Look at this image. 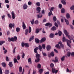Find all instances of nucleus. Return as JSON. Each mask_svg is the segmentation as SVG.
<instances>
[{
    "label": "nucleus",
    "mask_w": 74,
    "mask_h": 74,
    "mask_svg": "<svg viewBox=\"0 0 74 74\" xmlns=\"http://www.w3.org/2000/svg\"><path fill=\"white\" fill-rule=\"evenodd\" d=\"M64 34L66 35V37H68L69 38L70 40H73V38H74V36H73V35H72L71 36L70 35H69V33L67 32V30H64Z\"/></svg>",
    "instance_id": "1"
},
{
    "label": "nucleus",
    "mask_w": 74,
    "mask_h": 74,
    "mask_svg": "<svg viewBox=\"0 0 74 74\" xmlns=\"http://www.w3.org/2000/svg\"><path fill=\"white\" fill-rule=\"evenodd\" d=\"M62 41L63 42L66 41L67 45L68 47H69L70 48H71V45H70V43H71V40H69L68 39H66V38L64 37L63 38Z\"/></svg>",
    "instance_id": "2"
},
{
    "label": "nucleus",
    "mask_w": 74,
    "mask_h": 74,
    "mask_svg": "<svg viewBox=\"0 0 74 74\" xmlns=\"http://www.w3.org/2000/svg\"><path fill=\"white\" fill-rule=\"evenodd\" d=\"M17 40V37L15 36L14 38L12 37L10 38V37H8V41L9 42H10V41H12L14 42V41H16Z\"/></svg>",
    "instance_id": "3"
},
{
    "label": "nucleus",
    "mask_w": 74,
    "mask_h": 74,
    "mask_svg": "<svg viewBox=\"0 0 74 74\" xmlns=\"http://www.w3.org/2000/svg\"><path fill=\"white\" fill-rule=\"evenodd\" d=\"M41 56L39 54H37L36 55V57L37 59H36L35 60V62H36V63H37V62H38L40 60V58Z\"/></svg>",
    "instance_id": "4"
},
{
    "label": "nucleus",
    "mask_w": 74,
    "mask_h": 74,
    "mask_svg": "<svg viewBox=\"0 0 74 74\" xmlns=\"http://www.w3.org/2000/svg\"><path fill=\"white\" fill-rule=\"evenodd\" d=\"M9 27H10V28H12V27L14 28V27H15V24L14 23L12 24V23H10L9 25Z\"/></svg>",
    "instance_id": "5"
},
{
    "label": "nucleus",
    "mask_w": 74,
    "mask_h": 74,
    "mask_svg": "<svg viewBox=\"0 0 74 74\" xmlns=\"http://www.w3.org/2000/svg\"><path fill=\"white\" fill-rule=\"evenodd\" d=\"M50 55H51V56H54V54L53 51H52L50 54H48V56L49 57V58H50L51 57V56H50Z\"/></svg>",
    "instance_id": "6"
},
{
    "label": "nucleus",
    "mask_w": 74,
    "mask_h": 74,
    "mask_svg": "<svg viewBox=\"0 0 74 74\" xmlns=\"http://www.w3.org/2000/svg\"><path fill=\"white\" fill-rule=\"evenodd\" d=\"M36 11H37V13H40L41 12V8L40 7H38L36 8Z\"/></svg>",
    "instance_id": "7"
},
{
    "label": "nucleus",
    "mask_w": 74,
    "mask_h": 74,
    "mask_svg": "<svg viewBox=\"0 0 74 74\" xmlns=\"http://www.w3.org/2000/svg\"><path fill=\"white\" fill-rule=\"evenodd\" d=\"M11 14L12 15V19H14L15 18V14H14V11H12V12Z\"/></svg>",
    "instance_id": "8"
},
{
    "label": "nucleus",
    "mask_w": 74,
    "mask_h": 74,
    "mask_svg": "<svg viewBox=\"0 0 74 74\" xmlns=\"http://www.w3.org/2000/svg\"><path fill=\"white\" fill-rule=\"evenodd\" d=\"M46 40V38H43L41 39V40H40V43H42L43 42H44Z\"/></svg>",
    "instance_id": "9"
},
{
    "label": "nucleus",
    "mask_w": 74,
    "mask_h": 74,
    "mask_svg": "<svg viewBox=\"0 0 74 74\" xmlns=\"http://www.w3.org/2000/svg\"><path fill=\"white\" fill-rule=\"evenodd\" d=\"M58 44H59L60 45V47L62 48H64V45L62 44V42L61 41H60L58 42Z\"/></svg>",
    "instance_id": "10"
},
{
    "label": "nucleus",
    "mask_w": 74,
    "mask_h": 74,
    "mask_svg": "<svg viewBox=\"0 0 74 74\" xmlns=\"http://www.w3.org/2000/svg\"><path fill=\"white\" fill-rule=\"evenodd\" d=\"M22 27L23 29H26V25L25 23H24V22H23Z\"/></svg>",
    "instance_id": "11"
},
{
    "label": "nucleus",
    "mask_w": 74,
    "mask_h": 74,
    "mask_svg": "<svg viewBox=\"0 0 74 74\" xmlns=\"http://www.w3.org/2000/svg\"><path fill=\"white\" fill-rule=\"evenodd\" d=\"M38 49V47H36L34 49V52L36 53H37V50Z\"/></svg>",
    "instance_id": "12"
},
{
    "label": "nucleus",
    "mask_w": 74,
    "mask_h": 74,
    "mask_svg": "<svg viewBox=\"0 0 74 74\" xmlns=\"http://www.w3.org/2000/svg\"><path fill=\"white\" fill-rule=\"evenodd\" d=\"M45 26H50V27H51L52 26V25L51 23H48L45 24Z\"/></svg>",
    "instance_id": "13"
},
{
    "label": "nucleus",
    "mask_w": 74,
    "mask_h": 74,
    "mask_svg": "<svg viewBox=\"0 0 74 74\" xmlns=\"http://www.w3.org/2000/svg\"><path fill=\"white\" fill-rule=\"evenodd\" d=\"M46 48L47 51H50V49H51V46H50V45H49L48 46H47Z\"/></svg>",
    "instance_id": "14"
},
{
    "label": "nucleus",
    "mask_w": 74,
    "mask_h": 74,
    "mask_svg": "<svg viewBox=\"0 0 74 74\" xmlns=\"http://www.w3.org/2000/svg\"><path fill=\"white\" fill-rule=\"evenodd\" d=\"M37 16L38 18H40L42 17V15L41 13H40L38 15H37Z\"/></svg>",
    "instance_id": "15"
},
{
    "label": "nucleus",
    "mask_w": 74,
    "mask_h": 74,
    "mask_svg": "<svg viewBox=\"0 0 74 74\" xmlns=\"http://www.w3.org/2000/svg\"><path fill=\"white\" fill-rule=\"evenodd\" d=\"M23 8L24 9V10H26V9H27V5L26 4H25L23 6Z\"/></svg>",
    "instance_id": "16"
},
{
    "label": "nucleus",
    "mask_w": 74,
    "mask_h": 74,
    "mask_svg": "<svg viewBox=\"0 0 74 74\" xmlns=\"http://www.w3.org/2000/svg\"><path fill=\"white\" fill-rule=\"evenodd\" d=\"M54 36H55L54 34L53 33H51L50 34L49 37L50 38H53V37H54Z\"/></svg>",
    "instance_id": "17"
},
{
    "label": "nucleus",
    "mask_w": 74,
    "mask_h": 74,
    "mask_svg": "<svg viewBox=\"0 0 74 74\" xmlns=\"http://www.w3.org/2000/svg\"><path fill=\"white\" fill-rule=\"evenodd\" d=\"M35 41L36 43H39L40 41V40H39L38 39L36 38L35 39Z\"/></svg>",
    "instance_id": "18"
},
{
    "label": "nucleus",
    "mask_w": 74,
    "mask_h": 74,
    "mask_svg": "<svg viewBox=\"0 0 74 74\" xmlns=\"http://www.w3.org/2000/svg\"><path fill=\"white\" fill-rule=\"evenodd\" d=\"M28 62L29 64H32V59L31 58H29L28 59Z\"/></svg>",
    "instance_id": "19"
},
{
    "label": "nucleus",
    "mask_w": 74,
    "mask_h": 74,
    "mask_svg": "<svg viewBox=\"0 0 74 74\" xmlns=\"http://www.w3.org/2000/svg\"><path fill=\"white\" fill-rule=\"evenodd\" d=\"M38 49L40 50V51H42V46L41 45H39L38 46Z\"/></svg>",
    "instance_id": "20"
},
{
    "label": "nucleus",
    "mask_w": 74,
    "mask_h": 74,
    "mask_svg": "<svg viewBox=\"0 0 74 74\" xmlns=\"http://www.w3.org/2000/svg\"><path fill=\"white\" fill-rule=\"evenodd\" d=\"M9 65L10 67H12V66H13V64H12V62H9Z\"/></svg>",
    "instance_id": "21"
},
{
    "label": "nucleus",
    "mask_w": 74,
    "mask_h": 74,
    "mask_svg": "<svg viewBox=\"0 0 74 74\" xmlns=\"http://www.w3.org/2000/svg\"><path fill=\"white\" fill-rule=\"evenodd\" d=\"M56 30V27L55 26H53L51 28V30H52L53 31Z\"/></svg>",
    "instance_id": "22"
},
{
    "label": "nucleus",
    "mask_w": 74,
    "mask_h": 74,
    "mask_svg": "<svg viewBox=\"0 0 74 74\" xmlns=\"http://www.w3.org/2000/svg\"><path fill=\"white\" fill-rule=\"evenodd\" d=\"M43 69H39L38 72L39 73H43Z\"/></svg>",
    "instance_id": "23"
},
{
    "label": "nucleus",
    "mask_w": 74,
    "mask_h": 74,
    "mask_svg": "<svg viewBox=\"0 0 74 74\" xmlns=\"http://www.w3.org/2000/svg\"><path fill=\"white\" fill-rule=\"evenodd\" d=\"M66 17L67 19H69L70 17V14L69 13H67L66 14Z\"/></svg>",
    "instance_id": "24"
},
{
    "label": "nucleus",
    "mask_w": 74,
    "mask_h": 74,
    "mask_svg": "<svg viewBox=\"0 0 74 74\" xmlns=\"http://www.w3.org/2000/svg\"><path fill=\"white\" fill-rule=\"evenodd\" d=\"M61 3L64 5H66V2L64 0H61Z\"/></svg>",
    "instance_id": "25"
},
{
    "label": "nucleus",
    "mask_w": 74,
    "mask_h": 74,
    "mask_svg": "<svg viewBox=\"0 0 74 74\" xmlns=\"http://www.w3.org/2000/svg\"><path fill=\"white\" fill-rule=\"evenodd\" d=\"M55 60H53V61L54 62H58V57H56L55 58Z\"/></svg>",
    "instance_id": "26"
},
{
    "label": "nucleus",
    "mask_w": 74,
    "mask_h": 74,
    "mask_svg": "<svg viewBox=\"0 0 74 74\" xmlns=\"http://www.w3.org/2000/svg\"><path fill=\"white\" fill-rule=\"evenodd\" d=\"M14 63H18V60H17V59H16L15 58H14Z\"/></svg>",
    "instance_id": "27"
},
{
    "label": "nucleus",
    "mask_w": 74,
    "mask_h": 74,
    "mask_svg": "<svg viewBox=\"0 0 74 74\" xmlns=\"http://www.w3.org/2000/svg\"><path fill=\"white\" fill-rule=\"evenodd\" d=\"M4 43H5V41H0V45H2Z\"/></svg>",
    "instance_id": "28"
},
{
    "label": "nucleus",
    "mask_w": 74,
    "mask_h": 74,
    "mask_svg": "<svg viewBox=\"0 0 74 74\" xmlns=\"http://www.w3.org/2000/svg\"><path fill=\"white\" fill-rule=\"evenodd\" d=\"M36 5H37L38 7L40 6V3L39 2H38L37 3H35Z\"/></svg>",
    "instance_id": "29"
},
{
    "label": "nucleus",
    "mask_w": 74,
    "mask_h": 74,
    "mask_svg": "<svg viewBox=\"0 0 74 74\" xmlns=\"http://www.w3.org/2000/svg\"><path fill=\"white\" fill-rule=\"evenodd\" d=\"M19 71L20 73L22 72V67L20 66L19 68Z\"/></svg>",
    "instance_id": "30"
},
{
    "label": "nucleus",
    "mask_w": 74,
    "mask_h": 74,
    "mask_svg": "<svg viewBox=\"0 0 74 74\" xmlns=\"http://www.w3.org/2000/svg\"><path fill=\"white\" fill-rule=\"evenodd\" d=\"M39 32H40V30L38 28L36 29L35 31L36 33V34H37L38 33H39Z\"/></svg>",
    "instance_id": "31"
},
{
    "label": "nucleus",
    "mask_w": 74,
    "mask_h": 74,
    "mask_svg": "<svg viewBox=\"0 0 74 74\" xmlns=\"http://www.w3.org/2000/svg\"><path fill=\"white\" fill-rule=\"evenodd\" d=\"M71 55V53L70 52V51L68 52L67 53V56L68 57H69V56H70Z\"/></svg>",
    "instance_id": "32"
},
{
    "label": "nucleus",
    "mask_w": 74,
    "mask_h": 74,
    "mask_svg": "<svg viewBox=\"0 0 74 74\" xmlns=\"http://www.w3.org/2000/svg\"><path fill=\"white\" fill-rule=\"evenodd\" d=\"M65 22H66V23L67 25H69V21L66 19V18L65 19Z\"/></svg>",
    "instance_id": "33"
},
{
    "label": "nucleus",
    "mask_w": 74,
    "mask_h": 74,
    "mask_svg": "<svg viewBox=\"0 0 74 74\" xmlns=\"http://www.w3.org/2000/svg\"><path fill=\"white\" fill-rule=\"evenodd\" d=\"M56 47L57 48H59V49H60V46L59 45V44H57L56 45Z\"/></svg>",
    "instance_id": "34"
},
{
    "label": "nucleus",
    "mask_w": 74,
    "mask_h": 74,
    "mask_svg": "<svg viewBox=\"0 0 74 74\" xmlns=\"http://www.w3.org/2000/svg\"><path fill=\"white\" fill-rule=\"evenodd\" d=\"M58 34L59 36H62V32H61V31H59Z\"/></svg>",
    "instance_id": "35"
},
{
    "label": "nucleus",
    "mask_w": 74,
    "mask_h": 74,
    "mask_svg": "<svg viewBox=\"0 0 74 74\" xmlns=\"http://www.w3.org/2000/svg\"><path fill=\"white\" fill-rule=\"evenodd\" d=\"M65 12V9L64 8H62L61 10V13H64Z\"/></svg>",
    "instance_id": "36"
},
{
    "label": "nucleus",
    "mask_w": 74,
    "mask_h": 74,
    "mask_svg": "<svg viewBox=\"0 0 74 74\" xmlns=\"http://www.w3.org/2000/svg\"><path fill=\"white\" fill-rule=\"evenodd\" d=\"M53 21L54 22H56V20L57 19L56 18V16H55L53 17Z\"/></svg>",
    "instance_id": "37"
},
{
    "label": "nucleus",
    "mask_w": 74,
    "mask_h": 74,
    "mask_svg": "<svg viewBox=\"0 0 74 74\" xmlns=\"http://www.w3.org/2000/svg\"><path fill=\"white\" fill-rule=\"evenodd\" d=\"M50 66L51 67V68L53 69V67H54V64H53L52 63H51L50 64Z\"/></svg>",
    "instance_id": "38"
},
{
    "label": "nucleus",
    "mask_w": 74,
    "mask_h": 74,
    "mask_svg": "<svg viewBox=\"0 0 74 74\" xmlns=\"http://www.w3.org/2000/svg\"><path fill=\"white\" fill-rule=\"evenodd\" d=\"M42 47L43 49H45V44H43L42 45Z\"/></svg>",
    "instance_id": "39"
},
{
    "label": "nucleus",
    "mask_w": 74,
    "mask_h": 74,
    "mask_svg": "<svg viewBox=\"0 0 74 74\" xmlns=\"http://www.w3.org/2000/svg\"><path fill=\"white\" fill-rule=\"evenodd\" d=\"M30 22L31 24H32V25H34V19H33L32 21H30Z\"/></svg>",
    "instance_id": "40"
},
{
    "label": "nucleus",
    "mask_w": 74,
    "mask_h": 74,
    "mask_svg": "<svg viewBox=\"0 0 74 74\" xmlns=\"http://www.w3.org/2000/svg\"><path fill=\"white\" fill-rule=\"evenodd\" d=\"M16 31L17 33L20 32V28L19 27H17L16 28Z\"/></svg>",
    "instance_id": "41"
},
{
    "label": "nucleus",
    "mask_w": 74,
    "mask_h": 74,
    "mask_svg": "<svg viewBox=\"0 0 74 74\" xmlns=\"http://www.w3.org/2000/svg\"><path fill=\"white\" fill-rule=\"evenodd\" d=\"M31 32H32V28L30 27H29V33H31Z\"/></svg>",
    "instance_id": "42"
},
{
    "label": "nucleus",
    "mask_w": 74,
    "mask_h": 74,
    "mask_svg": "<svg viewBox=\"0 0 74 74\" xmlns=\"http://www.w3.org/2000/svg\"><path fill=\"white\" fill-rule=\"evenodd\" d=\"M52 73H55V71L56 70L54 68H52Z\"/></svg>",
    "instance_id": "43"
},
{
    "label": "nucleus",
    "mask_w": 74,
    "mask_h": 74,
    "mask_svg": "<svg viewBox=\"0 0 74 74\" xmlns=\"http://www.w3.org/2000/svg\"><path fill=\"white\" fill-rule=\"evenodd\" d=\"M2 64L3 66V67H5V66H6V64L5 63H4V62L2 63Z\"/></svg>",
    "instance_id": "44"
},
{
    "label": "nucleus",
    "mask_w": 74,
    "mask_h": 74,
    "mask_svg": "<svg viewBox=\"0 0 74 74\" xmlns=\"http://www.w3.org/2000/svg\"><path fill=\"white\" fill-rule=\"evenodd\" d=\"M9 73V70H6L5 71V74H8Z\"/></svg>",
    "instance_id": "45"
},
{
    "label": "nucleus",
    "mask_w": 74,
    "mask_h": 74,
    "mask_svg": "<svg viewBox=\"0 0 74 74\" xmlns=\"http://www.w3.org/2000/svg\"><path fill=\"white\" fill-rule=\"evenodd\" d=\"M65 56H64L63 57H62L61 58V61H64V60L65 59Z\"/></svg>",
    "instance_id": "46"
},
{
    "label": "nucleus",
    "mask_w": 74,
    "mask_h": 74,
    "mask_svg": "<svg viewBox=\"0 0 74 74\" xmlns=\"http://www.w3.org/2000/svg\"><path fill=\"white\" fill-rule=\"evenodd\" d=\"M17 59L18 60H20V59H21V57H20L19 55L18 56H17Z\"/></svg>",
    "instance_id": "47"
},
{
    "label": "nucleus",
    "mask_w": 74,
    "mask_h": 74,
    "mask_svg": "<svg viewBox=\"0 0 74 74\" xmlns=\"http://www.w3.org/2000/svg\"><path fill=\"white\" fill-rule=\"evenodd\" d=\"M37 67L38 69H41V65L40 64H38Z\"/></svg>",
    "instance_id": "48"
},
{
    "label": "nucleus",
    "mask_w": 74,
    "mask_h": 74,
    "mask_svg": "<svg viewBox=\"0 0 74 74\" xmlns=\"http://www.w3.org/2000/svg\"><path fill=\"white\" fill-rule=\"evenodd\" d=\"M25 47H28L29 46V44L27 43H25Z\"/></svg>",
    "instance_id": "49"
},
{
    "label": "nucleus",
    "mask_w": 74,
    "mask_h": 74,
    "mask_svg": "<svg viewBox=\"0 0 74 74\" xmlns=\"http://www.w3.org/2000/svg\"><path fill=\"white\" fill-rule=\"evenodd\" d=\"M25 45V43L23 42H22L21 43V46L23 47H24Z\"/></svg>",
    "instance_id": "50"
},
{
    "label": "nucleus",
    "mask_w": 74,
    "mask_h": 74,
    "mask_svg": "<svg viewBox=\"0 0 74 74\" xmlns=\"http://www.w3.org/2000/svg\"><path fill=\"white\" fill-rule=\"evenodd\" d=\"M42 53L44 56H47V53H44L43 51H42Z\"/></svg>",
    "instance_id": "51"
},
{
    "label": "nucleus",
    "mask_w": 74,
    "mask_h": 74,
    "mask_svg": "<svg viewBox=\"0 0 74 74\" xmlns=\"http://www.w3.org/2000/svg\"><path fill=\"white\" fill-rule=\"evenodd\" d=\"M54 25L56 27H59V26L57 24V23L56 22H55L54 23Z\"/></svg>",
    "instance_id": "52"
},
{
    "label": "nucleus",
    "mask_w": 74,
    "mask_h": 74,
    "mask_svg": "<svg viewBox=\"0 0 74 74\" xmlns=\"http://www.w3.org/2000/svg\"><path fill=\"white\" fill-rule=\"evenodd\" d=\"M16 49V47H15L14 48V49H13V53H15V49Z\"/></svg>",
    "instance_id": "53"
},
{
    "label": "nucleus",
    "mask_w": 74,
    "mask_h": 74,
    "mask_svg": "<svg viewBox=\"0 0 74 74\" xmlns=\"http://www.w3.org/2000/svg\"><path fill=\"white\" fill-rule=\"evenodd\" d=\"M8 18H10V19L11 18V15L10 14H8Z\"/></svg>",
    "instance_id": "54"
},
{
    "label": "nucleus",
    "mask_w": 74,
    "mask_h": 74,
    "mask_svg": "<svg viewBox=\"0 0 74 74\" xmlns=\"http://www.w3.org/2000/svg\"><path fill=\"white\" fill-rule=\"evenodd\" d=\"M10 32L9 31H7V35L8 36V35H10Z\"/></svg>",
    "instance_id": "55"
},
{
    "label": "nucleus",
    "mask_w": 74,
    "mask_h": 74,
    "mask_svg": "<svg viewBox=\"0 0 74 74\" xmlns=\"http://www.w3.org/2000/svg\"><path fill=\"white\" fill-rule=\"evenodd\" d=\"M71 10H73L74 9V5H73L70 8Z\"/></svg>",
    "instance_id": "56"
},
{
    "label": "nucleus",
    "mask_w": 74,
    "mask_h": 74,
    "mask_svg": "<svg viewBox=\"0 0 74 74\" xmlns=\"http://www.w3.org/2000/svg\"><path fill=\"white\" fill-rule=\"evenodd\" d=\"M59 8H62V5L61 4H59Z\"/></svg>",
    "instance_id": "57"
},
{
    "label": "nucleus",
    "mask_w": 74,
    "mask_h": 74,
    "mask_svg": "<svg viewBox=\"0 0 74 74\" xmlns=\"http://www.w3.org/2000/svg\"><path fill=\"white\" fill-rule=\"evenodd\" d=\"M38 23H39V22H38V20H36L34 22L35 24H38Z\"/></svg>",
    "instance_id": "58"
},
{
    "label": "nucleus",
    "mask_w": 74,
    "mask_h": 74,
    "mask_svg": "<svg viewBox=\"0 0 74 74\" xmlns=\"http://www.w3.org/2000/svg\"><path fill=\"white\" fill-rule=\"evenodd\" d=\"M28 4L29 5H31L32 4V3L30 1H29V2H28Z\"/></svg>",
    "instance_id": "59"
},
{
    "label": "nucleus",
    "mask_w": 74,
    "mask_h": 74,
    "mask_svg": "<svg viewBox=\"0 0 74 74\" xmlns=\"http://www.w3.org/2000/svg\"><path fill=\"white\" fill-rule=\"evenodd\" d=\"M0 74H3V72H2V70H1V68L0 67Z\"/></svg>",
    "instance_id": "60"
},
{
    "label": "nucleus",
    "mask_w": 74,
    "mask_h": 74,
    "mask_svg": "<svg viewBox=\"0 0 74 74\" xmlns=\"http://www.w3.org/2000/svg\"><path fill=\"white\" fill-rule=\"evenodd\" d=\"M25 53H23V55L22 56V58H24V57H25Z\"/></svg>",
    "instance_id": "61"
},
{
    "label": "nucleus",
    "mask_w": 74,
    "mask_h": 74,
    "mask_svg": "<svg viewBox=\"0 0 74 74\" xmlns=\"http://www.w3.org/2000/svg\"><path fill=\"white\" fill-rule=\"evenodd\" d=\"M5 2L6 3H9V1L8 0H5Z\"/></svg>",
    "instance_id": "62"
},
{
    "label": "nucleus",
    "mask_w": 74,
    "mask_h": 74,
    "mask_svg": "<svg viewBox=\"0 0 74 74\" xmlns=\"http://www.w3.org/2000/svg\"><path fill=\"white\" fill-rule=\"evenodd\" d=\"M55 8L54 7H51V11H53V10H54Z\"/></svg>",
    "instance_id": "63"
},
{
    "label": "nucleus",
    "mask_w": 74,
    "mask_h": 74,
    "mask_svg": "<svg viewBox=\"0 0 74 74\" xmlns=\"http://www.w3.org/2000/svg\"><path fill=\"white\" fill-rule=\"evenodd\" d=\"M41 12L42 14H45V12H44V10H42Z\"/></svg>",
    "instance_id": "64"
}]
</instances>
